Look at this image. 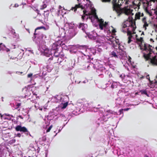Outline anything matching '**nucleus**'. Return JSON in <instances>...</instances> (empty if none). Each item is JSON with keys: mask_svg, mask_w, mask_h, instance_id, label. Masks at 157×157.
Masks as SVG:
<instances>
[{"mask_svg": "<svg viewBox=\"0 0 157 157\" xmlns=\"http://www.w3.org/2000/svg\"><path fill=\"white\" fill-rule=\"evenodd\" d=\"M78 2L82 3L84 0H77ZM87 3L84 5V6L81 5L80 3L78 5H76L74 7L71 8V10H74L75 11L77 8H80L82 10L84 9L83 12V15L82 17V20H86L88 18H89L93 23L97 22L98 24L99 28L102 30H103L104 32L107 33L106 36H98L96 33L95 35L94 34L92 37H90L91 39H97V41L100 43L104 44V42L106 43L105 40L104 39H106L107 36H111V35H115V33L116 32V29L114 28L112 26L111 28L109 27V26L108 23L106 22H104V20L102 19H99L96 15V10L94 7L93 5L89 0H86ZM113 37H114L113 36H112Z\"/></svg>", "mask_w": 157, "mask_h": 157, "instance_id": "nucleus-1", "label": "nucleus"}, {"mask_svg": "<svg viewBox=\"0 0 157 157\" xmlns=\"http://www.w3.org/2000/svg\"><path fill=\"white\" fill-rule=\"evenodd\" d=\"M110 0H101L103 2H109ZM124 2L125 5L129 4L131 6L136 4L134 0H113L112 3L113 10L116 11L118 15L122 13H124L129 17V20H127L124 22L121 29L122 32L124 33H127L128 36V43L129 44L131 41V39L132 38L136 40V38L135 37V36L136 35H135L136 26L135 22L132 20L133 18L131 17L134 14L132 8L128 6L125 7L122 9L120 8L122 3Z\"/></svg>", "mask_w": 157, "mask_h": 157, "instance_id": "nucleus-2", "label": "nucleus"}, {"mask_svg": "<svg viewBox=\"0 0 157 157\" xmlns=\"http://www.w3.org/2000/svg\"><path fill=\"white\" fill-rule=\"evenodd\" d=\"M135 37L136 38V42L139 45L140 49L147 53H144L145 59L149 60L152 64L157 65V56H155L152 51L153 47L148 44L144 43L142 37L138 38L137 35H136Z\"/></svg>", "mask_w": 157, "mask_h": 157, "instance_id": "nucleus-3", "label": "nucleus"}, {"mask_svg": "<svg viewBox=\"0 0 157 157\" xmlns=\"http://www.w3.org/2000/svg\"><path fill=\"white\" fill-rule=\"evenodd\" d=\"M104 40H105L106 43L108 44L109 45H111L114 49H116L118 48L119 50L117 51V52L119 55V58H120L122 59H126L127 58L130 64L135 68V66H133L132 65L133 62H131V58L129 56H128V57L126 56V52L124 51L123 46L119 44L118 39H116V38L113 37L112 36H108L106 39H104Z\"/></svg>", "mask_w": 157, "mask_h": 157, "instance_id": "nucleus-4", "label": "nucleus"}, {"mask_svg": "<svg viewBox=\"0 0 157 157\" xmlns=\"http://www.w3.org/2000/svg\"><path fill=\"white\" fill-rule=\"evenodd\" d=\"M77 26L74 24L66 23L63 27V29L65 32L64 36L61 35L59 37L62 38L63 40L65 38L70 39L74 36L77 33Z\"/></svg>", "mask_w": 157, "mask_h": 157, "instance_id": "nucleus-5", "label": "nucleus"}, {"mask_svg": "<svg viewBox=\"0 0 157 157\" xmlns=\"http://www.w3.org/2000/svg\"><path fill=\"white\" fill-rule=\"evenodd\" d=\"M96 49L95 48H87L86 47H83L81 52L83 55L87 59L90 58V56L94 55L96 52Z\"/></svg>", "mask_w": 157, "mask_h": 157, "instance_id": "nucleus-6", "label": "nucleus"}, {"mask_svg": "<svg viewBox=\"0 0 157 157\" xmlns=\"http://www.w3.org/2000/svg\"><path fill=\"white\" fill-rule=\"evenodd\" d=\"M57 99L59 100L58 103L60 104V107L62 109H65L68 105L67 101L68 97L67 96H57Z\"/></svg>", "mask_w": 157, "mask_h": 157, "instance_id": "nucleus-7", "label": "nucleus"}, {"mask_svg": "<svg viewBox=\"0 0 157 157\" xmlns=\"http://www.w3.org/2000/svg\"><path fill=\"white\" fill-rule=\"evenodd\" d=\"M63 40L62 39L61 40H59L57 42L53 43L52 46V49H51L52 52H54L56 51L57 52L58 51L59 47L60 46H61L62 47H64L63 46L64 45V43H63Z\"/></svg>", "mask_w": 157, "mask_h": 157, "instance_id": "nucleus-8", "label": "nucleus"}, {"mask_svg": "<svg viewBox=\"0 0 157 157\" xmlns=\"http://www.w3.org/2000/svg\"><path fill=\"white\" fill-rule=\"evenodd\" d=\"M76 105L79 109L81 107L85 109L88 107L89 103L88 101L85 99L79 100L77 101Z\"/></svg>", "mask_w": 157, "mask_h": 157, "instance_id": "nucleus-9", "label": "nucleus"}, {"mask_svg": "<svg viewBox=\"0 0 157 157\" xmlns=\"http://www.w3.org/2000/svg\"><path fill=\"white\" fill-rule=\"evenodd\" d=\"M41 52L44 53V56L47 57H49L50 56H52L53 52L51 49H49L48 48L44 47L43 48L42 50H41Z\"/></svg>", "mask_w": 157, "mask_h": 157, "instance_id": "nucleus-10", "label": "nucleus"}, {"mask_svg": "<svg viewBox=\"0 0 157 157\" xmlns=\"http://www.w3.org/2000/svg\"><path fill=\"white\" fill-rule=\"evenodd\" d=\"M59 9L57 13L58 15H62L63 16L64 14L66 13L67 11L64 8L59 6Z\"/></svg>", "mask_w": 157, "mask_h": 157, "instance_id": "nucleus-11", "label": "nucleus"}, {"mask_svg": "<svg viewBox=\"0 0 157 157\" xmlns=\"http://www.w3.org/2000/svg\"><path fill=\"white\" fill-rule=\"evenodd\" d=\"M110 57L116 59L119 58L118 52L116 50H114L111 52L109 54Z\"/></svg>", "mask_w": 157, "mask_h": 157, "instance_id": "nucleus-12", "label": "nucleus"}, {"mask_svg": "<svg viewBox=\"0 0 157 157\" xmlns=\"http://www.w3.org/2000/svg\"><path fill=\"white\" fill-rule=\"evenodd\" d=\"M16 130L17 131H20L25 132L27 131V129L24 127H21L20 125H17L15 128Z\"/></svg>", "mask_w": 157, "mask_h": 157, "instance_id": "nucleus-13", "label": "nucleus"}, {"mask_svg": "<svg viewBox=\"0 0 157 157\" xmlns=\"http://www.w3.org/2000/svg\"><path fill=\"white\" fill-rule=\"evenodd\" d=\"M120 77L125 82H126L127 80L130 81V77L129 75H125L124 74H122L120 75Z\"/></svg>", "mask_w": 157, "mask_h": 157, "instance_id": "nucleus-14", "label": "nucleus"}, {"mask_svg": "<svg viewBox=\"0 0 157 157\" xmlns=\"http://www.w3.org/2000/svg\"><path fill=\"white\" fill-rule=\"evenodd\" d=\"M78 27L79 28L81 29L83 32H85V30L87 28V25L86 24L80 23Z\"/></svg>", "mask_w": 157, "mask_h": 157, "instance_id": "nucleus-15", "label": "nucleus"}, {"mask_svg": "<svg viewBox=\"0 0 157 157\" xmlns=\"http://www.w3.org/2000/svg\"><path fill=\"white\" fill-rule=\"evenodd\" d=\"M37 6H32L31 7L35 11H37V17L38 19H39V20L40 21H41L42 20V19H41L40 17L41 16V15L40 14H39L38 13L39 11L37 10Z\"/></svg>", "mask_w": 157, "mask_h": 157, "instance_id": "nucleus-16", "label": "nucleus"}, {"mask_svg": "<svg viewBox=\"0 0 157 157\" xmlns=\"http://www.w3.org/2000/svg\"><path fill=\"white\" fill-rule=\"evenodd\" d=\"M6 51V52H8L9 51V49L6 48L2 43H0V51Z\"/></svg>", "mask_w": 157, "mask_h": 157, "instance_id": "nucleus-17", "label": "nucleus"}, {"mask_svg": "<svg viewBox=\"0 0 157 157\" xmlns=\"http://www.w3.org/2000/svg\"><path fill=\"white\" fill-rule=\"evenodd\" d=\"M40 38L43 42H45V40H48V38L44 34H41L40 36Z\"/></svg>", "mask_w": 157, "mask_h": 157, "instance_id": "nucleus-18", "label": "nucleus"}, {"mask_svg": "<svg viewBox=\"0 0 157 157\" xmlns=\"http://www.w3.org/2000/svg\"><path fill=\"white\" fill-rule=\"evenodd\" d=\"M12 34L13 37L15 39L17 40L19 38V36L18 34L16 33L14 30L12 31Z\"/></svg>", "mask_w": 157, "mask_h": 157, "instance_id": "nucleus-19", "label": "nucleus"}, {"mask_svg": "<svg viewBox=\"0 0 157 157\" xmlns=\"http://www.w3.org/2000/svg\"><path fill=\"white\" fill-rule=\"evenodd\" d=\"M9 57L11 59H15L17 58V55L14 52H12L9 54Z\"/></svg>", "mask_w": 157, "mask_h": 157, "instance_id": "nucleus-20", "label": "nucleus"}, {"mask_svg": "<svg viewBox=\"0 0 157 157\" xmlns=\"http://www.w3.org/2000/svg\"><path fill=\"white\" fill-rule=\"evenodd\" d=\"M97 65V63H96V64H94V67L96 68L97 69H98L99 70H103L104 69H105V68L104 67H103L102 65H99V66H98V67H96Z\"/></svg>", "mask_w": 157, "mask_h": 157, "instance_id": "nucleus-21", "label": "nucleus"}, {"mask_svg": "<svg viewBox=\"0 0 157 157\" xmlns=\"http://www.w3.org/2000/svg\"><path fill=\"white\" fill-rule=\"evenodd\" d=\"M119 85H120V83L114 82H113L111 87L112 88H115L117 87V86Z\"/></svg>", "mask_w": 157, "mask_h": 157, "instance_id": "nucleus-22", "label": "nucleus"}, {"mask_svg": "<svg viewBox=\"0 0 157 157\" xmlns=\"http://www.w3.org/2000/svg\"><path fill=\"white\" fill-rule=\"evenodd\" d=\"M51 101L53 102H58L59 100L57 99V96L53 97L51 99Z\"/></svg>", "mask_w": 157, "mask_h": 157, "instance_id": "nucleus-23", "label": "nucleus"}, {"mask_svg": "<svg viewBox=\"0 0 157 157\" xmlns=\"http://www.w3.org/2000/svg\"><path fill=\"white\" fill-rule=\"evenodd\" d=\"M141 13L140 12H138L135 15V18L137 19H140Z\"/></svg>", "mask_w": 157, "mask_h": 157, "instance_id": "nucleus-24", "label": "nucleus"}, {"mask_svg": "<svg viewBox=\"0 0 157 157\" xmlns=\"http://www.w3.org/2000/svg\"><path fill=\"white\" fill-rule=\"evenodd\" d=\"M35 75L33 76V74L32 73H30L29 74L27 75V77L28 78H30V80H32L33 78L35 77Z\"/></svg>", "mask_w": 157, "mask_h": 157, "instance_id": "nucleus-25", "label": "nucleus"}, {"mask_svg": "<svg viewBox=\"0 0 157 157\" xmlns=\"http://www.w3.org/2000/svg\"><path fill=\"white\" fill-rule=\"evenodd\" d=\"M54 54V56L56 57H58L59 56V52L56 51L54 52H53Z\"/></svg>", "mask_w": 157, "mask_h": 157, "instance_id": "nucleus-26", "label": "nucleus"}, {"mask_svg": "<svg viewBox=\"0 0 157 157\" xmlns=\"http://www.w3.org/2000/svg\"><path fill=\"white\" fill-rule=\"evenodd\" d=\"M116 103L117 104L120 105L121 103V101L120 98H118L116 100Z\"/></svg>", "mask_w": 157, "mask_h": 157, "instance_id": "nucleus-27", "label": "nucleus"}, {"mask_svg": "<svg viewBox=\"0 0 157 157\" xmlns=\"http://www.w3.org/2000/svg\"><path fill=\"white\" fill-rule=\"evenodd\" d=\"M24 91H26L27 92L25 94V96H29L30 95V93L29 92V90H28L27 89L25 88L24 89Z\"/></svg>", "mask_w": 157, "mask_h": 157, "instance_id": "nucleus-28", "label": "nucleus"}, {"mask_svg": "<svg viewBox=\"0 0 157 157\" xmlns=\"http://www.w3.org/2000/svg\"><path fill=\"white\" fill-rule=\"evenodd\" d=\"M42 28L44 30H46L49 29V27L48 25H47L45 26H42Z\"/></svg>", "mask_w": 157, "mask_h": 157, "instance_id": "nucleus-29", "label": "nucleus"}, {"mask_svg": "<svg viewBox=\"0 0 157 157\" xmlns=\"http://www.w3.org/2000/svg\"><path fill=\"white\" fill-rule=\"evenodd\" d=\"M144 24L143 25V28L145 30H146L147 29L146 27L148 26V25L147 22Z\"/></svg>", "mask_w": 157, "mask_h": 157, "instance_id": "nucleus-30", "label": "nucleus"}, {"mask_svg": "<svg viewBox=\"0 0 157 157\" xmlns=\"http://www.w3.org/2000/svg\"><path fill=\"white\" fill-rule=\"evenodd\" d=\"M34 106H35V108L36 109H38L39 108V107H40L39 104L38 103H37V102L35 103Z\"/></svg>", "mask_w": 157, "mask_h": 157, "instance_id": "nucleus-31", "label": "nucleus"}, {"mask_svg": "<svg viewBox=\"0 0 157 157\" xmlns=\"http://www.w3.org/2000/svg\"><path fill=\"white\" fill-rule=\"evenodd\" d=\"M48 106V104H46L43 107V110L44 111H45L46 109H48L47 108Z\"/></svg>", "mask_w": 157, "mask_h": 157, "instance_id": "nucleus-32", "label": "nucleus"}, {"mask_svg": "<svg viewBox=\"0 0 157 157\" xmlns=\"http://www.w3.org/2000/svg\"><path fill=\"white\" fill-rule=\"evenodd\" d=\"M46 7H47V5L45 4L44 3L42 6H41L40 9H44V8H45Z\"/></svg>", "mask_w": 157, "mask_h": 157, "instance_id": "nucleus-33", "label": "nucleus"}, {"mask_svg": "<svg viewBox=\"0 0 157 157\" xmlns=\"http://www.w3.org/2000/svg\"><path fill=\"white\" fill-rule=\"evenodd\" d=\"M141 92V93L142 94H144L146 95H147V92L146 90H141L140 91Z\"/></svg>", "mask_w": 157, "mask_h": 157, "instance_id": "nucleus-34", "label": "nucleus"}, {"mask_svg": "<svg viewBox=\"0 0 157 157\" xmlns=\"http://www.w3.org/2000/svg\"><path fill=\"white\" fill-rule=\"evenodd\" d=\"M52 125H51L48 128V129L46 130L47 132H48L50 131L52 128Z\"/></svg>", "mask_w": 157, "mask_h": 157, "instance_id": "nucleus-35", "label": "nucleus"}, {"mask_svg": "<svg viewBox=\"0 0 157 157\" xmlns=\"http://www.w3.org/2000/svg\"><path fill=\"white\" fill-rule=\"evenodd\" d=\"M142 21H143V23H145L147 22L146 21L145 17L143 18H142Z\"/></svg>", "mask_w": 157, "mask_h": 157, "instance_id": "nucleus-36", "label": "nucleus"}, {"mask_svg": "<svg viewBox=\"0 0 157 157\" xmlns=\"http://www.w3.org/2000/svg\"><path fill=\"white\" fill-rule=\"evenodd\" d=\"M42 29V26H40V27H37L36 29H35V31L36 32L37 30H38V29Z\"/></svg>", "mask_w": 157, "mask_h": 157, "instance_id": "nucleus-37", "label": "nucleus"}, {"mask_svg": "<svg viewBox=\"0 0 157 157\" xmlns=\"http://www.w3.org/2000/svg\"><path fill=\"white\" fill-rule=\"evenodd\" d=\"M97 51H98V52H100L102 51V49L100 48H98V50Z\"/></svg>", "mask_w": 157, "mask_h": 157, "instance_id": "nucleus-38", "label": "nucleus"}, {"mask_svg": "<svg viewBox=\"0 0 157 157\" xmlns=\"http://www.w3.org/2000/svg\"><path fill=\"white\" fill-rule=\"evenodd\" d=\"M123 109H121L119 110V112L120 113V114H121L123 113Z\"/></svg>", "mask_w": 157, "mask_h": 157, "instance_id": "nucleus-39", "label": "nucleus"}, {"mask_svg": "<svg viewBox=\"0 0 157 157\" xmlns=\"http://www.w3.org/2000/svg\"><path fill=\"white\" fill-rule=\"evenodd\" d=\"M21 136V134L20 133H18L16 135V136H17L18 137H20Z\"/></svg>", "mask_w": 157, "mask_h": 157, "instance_id": "nucleus-40", "label": "nucleus"}, {"mask_svg": "<svg viewBox=\"0 0 157 157\" xmlns=\"http://www.w3.org/2000/svg\"><path fill=\"white\" fill-rule=\"evenodd\" d=\"M129 109V108H125V109H123V110L125 111H128Z\"/></svg>", "mask_w": 157, "mask_h": 157, "instance_id": "nucleus-41", "label": "nucleus"}, {"mask_svg": "<svg viewBox=\"0 0 157 157\" xmlns=\"http://www.w3.org/2000/svg\"><path fill=\"white\" fill-rule=\"evenodd\" d=\"M13 73V72L11 71H9L7 73L8 74H11Z\"/></svg>", "mask_w": 157, "mask_h": 157, "instance_id": "nucleus-42", "label": "nucleus"}, {"mask_svg": "<svg viewBox=\"0 0 157 157\" xmlns=\"http://www.w3.org/2000/svg\"><path fill=\"white\" fill-rule=\"evenodd\" d=\"M21 105V104L20 103H18L17 104V108H18V107H19Z\"/></svg>", "mask_w": 157, "mask_h": 157, "instance_id": "nucleus-43", "label": "nucleus"}, {"mask_svg": "<svg viewBox=\"0 0 157 157\" xmlns=\"http://www.w3.org/2000/svg\"><path fill=\"white\" fill-rule=\"evenodd\" d=\"M38 109H39L40 111H42L43 110V108H42L41 107H39V108H38Z\"/></svg>", "mask_w": 157, "mask_h": 157, "instance_id": "nucleus-44", "label": "nucleus"}, {"mask_svg": "<svg viewBox=\"0 0 157 157\" xmlns=\"http://www.w3.org/2000/svg\"><path fill=\"white\" fill-rule=\"evenodd\" d=\"M146 78L147 79H148L149 80H150V78H149V75H147Z\"/></svg>", "mask_w": 157, "mask_h": 157, "instance_id": "nucleus-45", "label": "nucleus"}, {"mask_svg": "<svg viewBox=\"0 0 157 157\" xmlns=\"http://www.w3.org/2000/svg\"><path fill=\"white\" fill-rule=\"evenodd\" d=\"M154 26L155 28H157V23L156 24H154Z\"/></svg>", "mask_w": 157, "mask_h": 157, "instance_id": "nucleus-46", "label": "nucleus"}, {"mask_svg": "<svg viewBox=\"0 0 157 157\" xmlns=\"http://www.w3.org/2000/svg\"><path fill=\"white\" fill-rule=\"evenodd\" d=\"M19 5L17 4H16L14 5V7H18V6Z\"/></svg>", "mask_w": 157, "mask_h": 157, "instance_id": "nucleus-47", "label": "nucleus"}, {"mask_svg": "<svg viewBox=\"0 0 157 157\" xmlns=\"http://www.w3.org/2000/svg\"><path fill=\"white\" fill-rule=\"evenodd\" d=\"M16 74H19V73H20L21 74H22L23 73V72H16Z\"/></svg>", "mask_w": 157, "mask_h": 157, "instance_id": "nucleus-48", "label": "nucleus"}, {"mask_svg": "<svg viewBox=\"0 0 157 157\" xmlns=\"http://www.w3.org/2000/svg\"><path fill=\"white\" fill-rule=\"evenodd\" d=\"M33 63L35 65L36 64H37V62L36 61H34L33 62Z\"/></svg>", "mask_w": 157, "mask_h": 157, "instance_id": "nucleus-49", "label": "nucleus"}, {"mask_svg": "<svg viewBox=\"0 0 157 157\" xmlns=\"http://www.w3.org/2000/svg\"><path fill=\"white\" fill-rule=\"evenodd\" d=\"M103 47L104 48H105V49H107L108 48V47H106L105 46H104Z\"/></svg>", "mask_w": 157, "mask_h": 157, "instance_id": "nucleus-50", "label": "nucleus"}, {"mask_svg": "<svg viewBox=\"0 0 157 157\" xmlns=\"http://www.w3.org/2000/svg\"><path fill=\"white\" fill-rule=\"evenodd\" d=\"M150 40L151 41H152V42H154V41L153 40V39H151Z\"/></svg>", "mask_w": 157, "mask_h": 157, "instance_id": "nucleus-51", "label": "nucleus"}, {"mask_svg": "<svg viewBox=\"0 0 157 157\" xmlns=\"http://www.w3.org/2000/svg\"><path fill=\"white\" fill-rule=\"evenodd\" d=\"M143 15H144V14L143 13H141L140 17H143Z\"/></svg>", "mask_w": 157, "mask_h": 157, "instance_id": "nucleus-52", "label": "nucleus"}, {"mask_svg": "<svg viewBox=\"0 0 157 157\" xmlns=\"http://www.w3.org/2000/svg\"><path fill=\"white\" fill-rule=\"evenodd\" d=\"M156 39H157V37L156 38ZM155 49L157 51V46L155 47Z\"/></svg>", "mask_w": 157, "mask_h": 157, "instance_id": "nucleus-53", "label": "nucleus"}, {"mask_svg": "<svg viewBox=\"0 0 157 157\" xmlns=\"http://www.w3.org/2000/svg\"><path fill=\"white\" fill-rule=\"evenodd\" d=\"M22 4L23 5H26V3H22Z\"/></svg>", "mask_w": 157, "mask_h": 157, "instance_id": "nucleus-54", "label": "nucleus"}, {"mask_svg": "<svg viewBox=\"0 0 157 157\" xmlns=\"http://www.w3.org/2000/svg\"><path fill=\"white\" fill-rule=\"evenodd\" d=\"M31 1V2H33L35 0H30Z\"/></svg>", "mask_w": 157, "mask_h": 157, "instance_id": "nucleus-55", "label": "nucleus"}, {"mask_svg": "<svg viewBox=\"0 0 157 157\" xmlns=\"http://www.w3.org/2000/svg\"><path fill=\"white\" fill-rule=\"evenodd\" d=\"M13 142H14L15 141V140H13Z\"/></svg>", "mask_w": 157, "mask_h": 157, "instance_id": "nucleus-56", "label": "nucleus"}, {"mask_svg": "<svg viewBox=\"0 0 157 157\" xmlns=\"http://www.w3.org/2000/svg\"><path fill=\"white\" fill-rule=\"evenodd\" d=\"M19 117H20V118H21V119H22V118H22V117H21V116H19Z\"/></svg>", "mask_w": 157, "mask_h": 157, "instance_id": "nucleus-57", "label": "nucleus"}, {"mask_svg": "<svg viewBox=\"0 0 157 157\" xmlns=\"http://www.w3.org/2000/svg\"><path fill=\"white\" fill-rule=\"evenodd\" d=\"M73 48H75V47H76L75 46H73Z\"/></svg>", "mask_w": 157, "mask_h": 157, "instance_id": "nucleus-58", "label": "nucleus"}, {"mask_svg": "<svg viewBox=\"0 0 157 157\" xmlns=\"http://www.w3.org/2000/svg\"><path fill=\"white\" fill-rule=\"evenodd\" d=\"M144 157H148L147 156H145Z\"/></svg>", "mask_w": 157, "mask_h": 157, "instance_id": "nucleus-59", "label": "nucleus"}, {"mask_svg": "<svg viewBox=\"0 0 157 157\" xmlns=\"http://www.w3.org/2000/svg\"><path fill=\"white\" fill-rule=\"evenodd\" d=\"M35 96H36V98H37V97L36 96V95H35Z\"/></svg>", "mask_w": 157, "mask_h": 157, "instance_id": "nucleus-60", "label": "nucleus"}, {"mask_svg": "<svg viewBox=\"0 0 157 157\" xmlns=\"http://www.w3.org/2000/svg\"><path fill=\"white\" fill-rule=\"evenodd\" d=\"M104 120L105 121H107V120H106V119H105V120Z\"/></svg>", "mask_w": 157, "mask_h": 157, "instance_id": "nucleus-61", "label": "nucleus"}, {"mask_svg": "<svg viewBox=\"0 0 157 157\" xmlns=\"http://www.w3.org/2000/svg\"><path fill=\"white\" fill-rule=\"evenodd\" d=\"M47 125H46V127H45V128H47Z\"/></svg>", "mask_w": 157, "mask_h": 157, "instance_id": "nucleus-62", "label": "nucleus"}, {"mask_svg": "<svg viewBox=\"0 0 157 157\" xmlns=\"http://www.w3.org/2000/svg\"><path fill=\"white\" fill-rule=\"evenodd\" d=\"M2 101H3V99H2Z\"/></svg>", "mask_w": 157, "mask_h": 157, "instance_id": "nucleus-63", "label": "nucleus"}, {"mask_svg": "<svg viewBox=\"0 0 157 157\" xmlns=\"http://www.w3.org/2000/svg\"><path fill=\"white\" fill-rule=\"evenodd\" d=\"M143 34V32L142 33V34Z\"/></svg>", "mask_w": 157, "mask_h": 157, "instance_id": "nucleus-64", "label": "nucleus"}]
</instances>
